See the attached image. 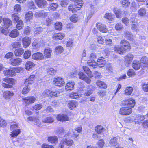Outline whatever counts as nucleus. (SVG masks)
Returning <instances> with one entry per match:
<instances>
[{"mask_svg":"<svg viewBox=\"0 0 148 148\" xmlns=\"http://www.w3.org/2000/svg\"><path fill=\"white\" fill-rule=\"evenodd\" d=\"M48 15V12H45L43 10H41L36 12L34 14V16L36 18H38L41 17H46Z\"/></svg>","mask_w":148,"mask_h":148,"instance_id":"13","label":"nucleus"},{"mask_svg":"<svg viewBox=\"0 0 148 148\" xmlns=\"http://www.w3.org/2000/svg\"><path fill=\"white\" fill-rule=\"evenodd\" d=\"M104 58L103 57H101L100 58L98 59L96 63V66H100V67H103L106 63V61L104 60Z\"/></svg>","mask_w":148,"mask_h":148,"instance_id":"22","label":"nucleus"},{"mask_svg":"<svg viewBox=\"0 0 148 148\" xmlns=\"http://www.w3.org/2000/svg\"><path fill=\"white\" fill-rule=\"evenodd\" d=\"M56 133L59 137L61 138L64 136L65 131L63 128L60 127L56 131Z\"/></svg>","mask_w":148,"mask_h":148,"instance_id":"20","label":"nucleus"},{"mask_svg":"<svg viewBox=\"0 0 148 148\" xmlns=\"http://www.w3.org/2000/svg\"><path fill=\"white\" fill-rule=\"evenodd\" d=\"M42 122L46 123H51L54 121V119L51 117H46L43 119Z\"/></svg>","mask_w":148,"mask_h":148,"instance_id":"37","label":"nucleus"},{"mask_svg":"<svg viewBox=\"0 0 148 148\" xmlns=\"http://www.w3.org/2000/svg\"><path fill=\"white\" fill-rule=\"evenodd\" d=\"M60 93L58 90H53L51 91L50 92L51 97H56L59 95Z\"/></svg>","mask_w":148,"mask_h":148,"instance_id":"46","label":"nucleus"},{"mask_svg":"<svg viewBox=\"0 0 148 148\" xmlns=\"http://www.w3.org/2000/svg\"><path fill=\"white\" fill-rule=\"evenodd\" d=\"M23 100L26 104H30L33 103L35 101L36 98L33 96H29L22 98Z\"/></svg>","mask_w":148,"mask_h":148,"instance_id":"5","label":"nucleus"},{"mask_svg":"<svg viewBox=\"0 0 148 148\" xmlns=\"http://www.w3.org/2000/svg\"><path fill=\"white\" fill-rule=\"evenodd\" d=\"M12 19L15 22H17L19 19V17L16 13L13 14L12 15Z\"/></svg>","mask_w":148,"mask_h":148,"instance_id":"62","label":"nucleus"},{"mask_svg":"<svg viewBox=\"0 0 148 148\" xmlns=\"http://www.w3.org/2000/svg\"><path fill=\"white\" fill-rule=\"evenodd\" d=\"M96 27L97 28L102 32H106L108 31L106 26L102 24L98 23L97 24Z\"/></svg>","mask_w":148,"mask_h":148,"instance_id":"14","label":"nucleus"},{"mask_svg":"<svg viewBox=\"0 0 148 148\" xmlns=\"http://www.w3.org/2000/svg\"><path fill=\"white\" fill-rule=\"evenodd\" d=\"M94 87L92 86L89 85L88 86L87 91L84 93L85 96H90L92 93V90L94 89Z\"/></svg>","mask_w":148,"mask_h":148,"instance_id":"27","label":"nucleus"},{"mask_svg":"<svg viewBox=\"0 0 148 148\" xmlns=\"http://www.w3.org/2000/svg\"><path fill=\"white\" fill-rule=\"evenodd\" d=\"M87 64L89 66L93 67L94 68L96 67V63L94 60H88Z\"/></svg>","mask_w":148,"mask_h":148,"instance_id":"47","label":"nucleus"},{"mask_svg":"<svg viewBox=\"0 0 148 148\" xmlns=\"http://www.w3.org/2000/svg\"><path fill=\"white\" fill-rule=\"evenodd\" d=\"M51 49L49 48H47L45 49L44 54L47 58H49L51 56Z\"/></svg>","mask_w":148,"mask_h":148,"instance_id":"34","label":"nucleus"},{"mask_svg":"<svg viewBox=\"0 0 148 148\" xmlns=\"http://www.w3.org/2000/svg\"><path fill=\"white\" fill-rule=\"evenodd\" d=\"M11 46L13 48H17L21 46V44L20 42H15L11 44Z\"/></svg>","mask_w":148,"mask_h":148,"instance_id":"57","label":"nucleus"},{"mask_svg":"<svg viewBox=\"0 0 148 148\" xmlns=\"http://www.w3.org/2000/svg\"><path fill=\"white\" fill-rule=\"evenodd\" d=\"M75 83L74 82H68L65 86V88L67 90H71L74 89Z\"/></svg>","mask_w":148,"mask_h":148,"instance_id":"26","label":"nucleus"},{"mask_svg":"<svg viewBox=\"0 0 148 148\" xmlns=\"http://www.w3.org/2000/svg\"><path fill=\"white\" fill-rule=\"evenodd\" d=\"M35 78V76L34 75H31L29 77L26 79L25 84V85H28L29 84H31L34 82Z\"/></svg>","mask_w":148,"mask_h":148,"instance_id":"15","label":"nucleus"},{"mask_svg":"<svg viewBox=\"0 0 148 148\" xmlns=\"http://www.w3.org/2000/svg\"><path fill=\"white\" fill-rule=\"evenodd\" d=\"M65 36L64 34L62 33H58L55 34L53 36V38L55 40H62Z\"/></svg>","mask_w":148,"mask_h":148,"instance_id":"21","label":"nucleus"},{"mask_svg":"<svg viewBox=\"0 0 148 148\" xmlns=\"http://www.w3.org/2000/svg\"><path fill=\"white\" fill-rule=\"evenodd\" d=\"M16 69L14 68L12 69H8L4 70L3 71V73L6 76H14L16 75Z\"/></svg>","mask_w":148,"mask_h":148,"instance_id":"6","label":"nucleus"},{"mask_svg":"<svg viewBox=\"0 0 148 148\" xmlns=\"http://www.w3.org/2000/svg\"><path fill=\"white\" fill-rule=\"evenodd\" d=\"M48 141L52 143L56 144L58 142V138L56 136H51L48 137Z\"/></svg>","mask_w":148,"mask_h":148,"instance_id":"36","label":"nucleus"},{"mask_svg":"<svg viewBox=\"0 0 148 148\" xmlns=\"http://www.w3.org/2000/svg\"><path fill=\"white\" fill-rule=\"evenodd\" d=\"M132 112V109L130 108L122 107L120 109L119 113L123 115H128L130 114Z\"/></svg>","mask_w":148,"mask_h":148,"instance_id":"4","label":"nucleus"},{"mask_svg":"<svg viewBox=\"0 0 148 148\" xmlns=\"http://www.w3.org/2000/svg\"><path fill=\"white\" fill-rule=\"evenodd\" d=\"M19 35V32L16 29H14L12 30L10 34V37L12 38H15L18 36Z\"/></svg>","mask_w":148,"mask_h":148,"instance_id":"38","label":"nucleus"},{"mask_svg":"<svg viewBox=\"0 0 148 148\" xmlns=\"http://www.w3.org/2000/svg\"><path fill=\"white\" fill-rule=\"evenodd\" d=\"M123 25L121 23H117L115 25V29L116 30H121L123 29Z\"/></svg>","mask_w":148,"mask_h":148,"instance_id":"55","label":"nucleus"},{"mask_svg":"<svg viewBox=\"0 0 148 148\" xmlns=\"http://www.w3.org/2000/svg\"><path fill=\"white\" fill-rule=\"evenodd\" d=\"M122 103L124 106H128V108L132 109L135 105V101L134 99L130 98L123 100Z\"/></svg>","mask_w":148,"mask_h":148,"instance_id":"2","label":"nucleus"},{"mask_svg":"<svg viewBox=\"0 0 148 148\" xmlns=\"http://www.w3.org/2000/svg\"><path fill=\"white\" fill-rule=\"evenodd\" d=\"M22 62L21 59L20 58H11L9 62L13 66H17L19 65Z\"/></svg>","mask_w":148,"mask_h":148,"instance_id":"7","label":"nucleus"},{"mask_svg":"<svg viewBox=\"0 0 148 148\" xmlns=\"http://www.w3.org/2000/svg\"><path fill=\"white\" fill-rule=\"evenodd\" d=\"M57 119L58 121L62 122L69 120V118L67 115L64 114L58 115L57 116Z\"/></svg>","mask_w":148,"mask_h":148,"instance_id":"18","label":"nucleus"},{"mask_svg":"<svg viewBox=\"0 0 148 148\" xmlns=\"http://www.w3.org/2000/svg\"><path fill=\"white\" fill-rule=\"evenodd\" d=\"M113 11L117 18H120L121 17L122 13L120 9H118L116 8H115L113 9Z\"/></svg>","mask_w":148,"mask_h":148,"instance_id":"32","label":"nucleus"},{"mask_svg":"<svg viewBox=\"0 0 148 148\" xmlns=\"http://www.w3.org/2000/svg\"><path fill=\"white\" fill-rule=\"evenodd\" d=\"M49 10H54L56 9L58 7V5L56 3H53L50 4L49 5Z\"/></svg>","mask_w":148,"mask_h":148,"instance_id":"49","label":"nucleus"},{"mask_svg":"<svg viewBox=\"0 0 148 148\" xmlns=\"http://www.w3.org/2000/svg\"><path fill=\"white\" fill-rule=\"evenodd\" d=\"M80 8V7H77L75 5H73L72 4H70L68 8L69 10L71 11L73 13L76 12L77 10H79Z\"/></svg>","mask_w":148,"mask_h":148,"instance_id":"11","label":"nucleus"},{"mask_svg":"<svg viewBox=\"0 0 148 148\" xmlns=\"http://www.w3.org/2000/svg\"><path fill=\"white\" fill-rule=\"evenodd\" d=\"M23 27V21L21 20H19L18 22L16 25V27L18 29H21Z\"/></svg>","mask_w":148,"mask_h":148,"instance_id":"56","label":"nucleus"},{"mask_svg":"<svg viewBox=\"0 0 148 148\" xmlns=\"http://www.w3.org/2000/svg\"><path fill=\"white\" fill-rule=\"evenodd\" d=\"M33 13L31 11L27 12L25 15V18L27 22H31L32 21L33 18Z\"/></svg>","mask_w":148,"mask_h":148,"instance_id":"19","label":"nucleus"},{"mask_svg":"<svg viewBox=\"0 0 148 148\" xmlns=\"http://www.w3.org/2000/svg\"><path fill=\"white\" fill-rule=\"evenodd\" d=\"M78 104L79 103L77 101L72 100L69 101L68 106L70 109L72 110L77 107Z\"/></svg>","mask_w":148,"mask_h":148,"instance_id":"12","label":"nucleus"},{"mask_svg":"<svg viewBox=\"0 0 148 148\" xmlns=\"http://www.w3.org/2000/svg\"><path fill=\"white\" fill-rule=\"evenodd\" d=\"M133 91V88L131 87H126L125 90V94L127 95H131Z\"/></svg>","mask_w":148,"mask_h":148,"instance_id":"41","label":"nucleus"},{"mask_svg":"<svg viewBox=\"0 0 148 148\" xmlns=\"http://www.w3.org/2000/svg\"><path fill=\"white\" fill-rule=\"evenodd\" d=\"M98 146L100 148H102L104 144V142L103 140L101 139L99 140L97 143Z\"/></svg>","mask_w":148,"mask_h":148,"instance_id":"64","label":"nucleus"},{"mask_svg":"<svg viewBox=\"0 0 148 148\" xmlns=\"http://www.w3.org/2000/svg\"><path fill=\"white\" fill-rule=\"evenodd\" d=\"M146 13V10L145 8H141L138 11V14L141 16H144Z\"/></svg>","mask_w":148,"mask_h":148,"instance_id":"43","label":"nucleus"},{"mask_svg":"<svg viewBox=\"0 0 148 148\" xmlns=\"http://www.w3.org/2000/svg\"><path fill=\"white\" fill-rule=\"evenodd\" d=\"M145 119L144 116L142 115H136L134 120L136 123H139Z\"/></svg>","mask_w":148,"mask_h":148,"instance_id":"28","label":"nucleus"},{"mask_svg":"<svg viewBox=\"0 0 148 148\" xmlns=\"http://www.w3.org/2000/svg\"><path fill=\"white\" fill-rule=\"evenodd\" d=\"M133 55L132 54H128L125 57V65L126 66H128L131 63L133 58Z\"/></svg>","mask_w":148,"mask_h":148,"instance_id":"8","label":"nucleus"},{"mask_svg":"<svg viewBox=\"0 0 148 148\" xmlns=\"http://www.w3.org/2000/svg\"><path fill=\"white\" fill-rule=\"evenodd\" d=\"M139 62L138 61H134L132 64V66L133 68L136 70L139 69L141 66Z\"/></svg>","mask_w":148,"mask_h":148,"instance_id":"31","label":"nucleus"},{"mask_svg":"<svg viewBox=\"0 0 148 148\" xmlns=\"http://www.w3.org/2000/svg\"><path fill=\"white\" fill-rule=\"evenodd\" d=\"M121 46H116L114 47L115 51L119 54H122L125 51L130 50V44L126 40H123L120 42Z\"/></svg>","mask_w":148,"mask_h":148,"instance_id":"1","label":"nucleus"},{"mask_svg":"<svg viewBox=\"0 0 148 148\" xmlns=\"http://www.w3.org/2000/svg\"><path fill=\"white\" fill-rule=\"evenodd\" d=\"M24 52V50L22 49H17L14 52V53L16 56H20L23 54Z\"/></svg>","mask_w":148,"mask_h":148,"instance_id":"42","label":"nucleus"},{"mask_svg":"<svg viewBox=\"0 0 148 148\" xmlns=\"http://www.w3.org/2000/svg\"><path fill=\"white\" fill-rule=\"evenodd\" d=\"M83 69L88 76L90 77H92V75L91 73V72L89 69L88 67L86 66H83Z\"/></svg>","mask_w":148,"mask_h":148,"instance_id":"35","label":"nucleus"},{"mask_svg":"<svg viewBox=\"0 0 148 148\" xmlns=\"http://www.w3.org/2000/svg\"><path fill=\"white\" fill-rule=\"evenodd\" d=\"M62 26V23L61 22H58L55 24V28L58 30H61Z\"/></svg>","mask_w":148,"mask_h":148,"instance_id":"51","label":"nucleus"},{"mask_svg":"<svg viewBox=\"0 0 148 148\" xmlns=\"http://www.w3.org/2000/svg\"><path fill=\"white\" fill-rule=\"evenodd\" d=\"M31 55L30 51L27 50L25 52L24 54V58L25 59H27L29 58Z\"/></svg>","mask_w":148,"mask_h":148,"instance_id":"54","label":"nucleus"},{"mask_svg":"<svg viewBox=\"0 0 148 148\" xmlns=\"http://www.w3.org/2000/svg\"><path fill=\"white\" fill-rule=\"evenodd\" d=\"M4 25L7 28L9 27L12 25V21L8 18H4L3 19Z\"/></svg>","mask_w":148,"mask_h":148,"instance_id":"25","label":"nucleus"},{"mask_svg":"<svg viewBox=\"0 0 148 148\" xmlns=\"http://www.w3.org/2000/svg\"><path fill=\"white\" fill-rule=\"evenodd\" d=\"M42 106L41 104H38L32 107L31 109L32 110H38L40 109Z\"/></svg>","mask_w":148,"mask_h":148,"instance_id":"50","label":"nucleus"},{"mask_svg":"<svg viewBox=\"0 0 148 148\" xmlns=\"http://www.w3.org/2000/svg\"><path fill=\"white\" fill-rule=\"evenodd\" d=\"M7 123L5 121L0 117V127H4L6 126Z\"/></svg>","mask_w":148,"mask_h":148,"instance_id":"59","label":"nucleus"},{"mask_svg":"<svg viewBox=\"0 0 148 148\" xmlns=\"http://www.w3.org/2000/svg\"><path fill=\"white\" fill-rule=\"evenodd\" d=\"M22 41L23 47L26 48L30 45L31 42V39L28 37H25L23 38Z\"/></svg>","mask_w":148,"mask_h":148,"instance_id":"9","label":"nucleus"},{"mask_svg":"<svg viewBox=\"0 0 148 148\" xmlns=\"http://www.w3.org/2000/svg\"><path fill=\"white\" fill-rule=\"evenodd\" d=\"M70 19L71 21L75 23L77 22L78 18L76 15H73L71 17Z\"/></svg>","mask_w":148,"mask_h":148,"instance_id":"53","label":"nucleus"},{"mask_svg":"<svg viewBox=\"0 0 148 148\" xmlns=\"http://www.w3.org/2000/svg\"><path fill=\"white\" fill-rule=\"evenodd\" d=\"M64 51L63 48L61 46L57 47L55 49V51L58 54H60L62 53Z\"/></svg>","mask_w":148,"mask_h":148,"instance_id":"44","label":"nucleus"},{"mask_svg":"<svg viewBox=\"0 0 148 148\" xmlns=\"http://www.w3.org/2000/svg\"><path fill=\"white\" fill-rule=\"evenodd\" d=\"M25 86L24 87L22 91V93L23 94H25L28 93L29 91L30 88L28 87V85H25Z\"/></svg>","mask_w":148,"mask_h":148,"instance_id":"48","label":"nucleus"},{"mask_svg":"<svg viewBox=\"0 0 148 148\" xmlns=\"http://www.w3.org/2000/svg\"><path fill=\"white\" fill-rule=\"evenodd\" d=\"M32 58L34 60H42L44 58V56L42 53L39 52L34 53L32 56Z\"/></svg>","mask_w":148,"mask_h":148,"instance_id":"10","label":"nucleus"},{"mask_svg":"<svg viewBox=\"0 0 148 148\" xmlns=\"http://www.w3.org/2000/svg\"><path fill=\"white\" fill-rule=\"evenodd\" d=\"M103 129V127L101 126H97L95 128V130L97 133L100 134L102 131Z\"/></svg>","mask_w":148,"mask_h":148,"instance_id":"58","label":"nucleus"},{"mask_svg":"<svg viewBox=\"0 0 148 148\" xmlns=\"http://www.w3.org/2000/svg\"><path fill=\"white\" fill-rule=\"evenodd\" d=\"M96 84L97 86L103 88H107V85L104 82L100 80H97L96 82Z\"/></svg>","mask_w":148,"mask_h":148,"instance_id":"40","label":"nucleus"},{"mask_svg":"<svg viewBox=\"0 0 148 148\" xmlns=\"http://www.w3.org/2000/svg\"><path fill=\"white\" fill-rule=\"evenodd\" d=\"M42 31V28L40 27H37L34 29V34H39Z\"/></svg>","mask_w":148,"mask_h":148,"instance_id":"61","label":"nucleus"},{"mask_svg":"<svg viewBox=\"0 0 148 148\" xmlns=\"http://www.w3.org/2000/svg\"><path fill=\"white\" fill-rule=\"evenodd\" d=\"M81 96V94L77 92H71L69 94V97L71 99H76Z\"/></svg>","mask_w":148,"mask_h":148,"instance_id":"39","label":"nucleus"},{"mask_svg":"<svg viewBox=\"0 0 148 148\" xmlns=\"http://www.w3.org/2000/svg\"><path fill=\"white\" fill-rule=\"evenodd\" d=\"M3 80L6 83L12 85L15 84L16 82V80L12 78H4L3 79Z\"/></svg>","mask_w":148,"mask_h":148,"instance_id":"30","label":"nucleus"},{"mask_svg":"<svg viewBox=\"0 0 148 148\" xmlns=\"http://www.w3.org/2000/svg\"><path fill=\"white\" fill-rule=\"evenodd\" d=\"M53 83L56 86L62 87L64 85V79L60 77L54 78Z\"/></svg>","mask_w":148,"mask_h":148,"instance_id":"3","label":"nucleus"},{"mask_svg":"<svg viewBox=\"0 0 148 148\" xmlns=\"http://www.w3.org/2000/svg\"><path fill=\"white\" fill-rule=\"evenodd\" d=\"M104 17L110 21H112L113 19V16L111 13H106L104 16Z\"/></svg>","mask_w":148,"mask_h":148,"instance_id":"45","label":"nucleus"},{"mask_svg":"<svg viewBox=\"0 0 148 148\" xmlns=\"http://www.w3.org/2000/svg\"><path fill=\"white\" fill-rule=\"evenodd\" d=\"M117 139L116 137L112 138L109 141V144L112 148H114L118 145Z\"/></svg>","mask_w":148,"mask_h":148,"instance_id":"17","label":"nucleus"},{"mask_svg":"<svg viewBox=\"0 0 148 148\" xmlns=\"http://www.w3.org/2000/svg\"><path fill=\"white\" fill-rule=\"evenodd\" d=\"M127 75L130 77H132L135 75V73L132 69H130L127 73Z\"/></svg>","mask_w":148,"mask_h":148,"instance_id":"60","label":"nucleus"},{"mask_svg":"<svg viewBox=\"0 0 148 148\" xmlns=\"http://www.w3.org/2000/svg\"><path fill=\"white\" fill-rule=\"evenodd\" d=\"M141 64L143 66L148 67V58L146 56L142 57L140 60Z\"/></svg>","mask_w":148,"mask_h":148,"instance_id":"23","label":"nucleus"},{"mask_svg":"<svg viewBox=\"0 0 148 148\" xmlns=\"http://www.w3.org/2000/svg\"><path fill=\"white\" fill-rule=\"evenodd\" d=\"M35 64L30 61H27L25 64V68L27 70H29L30 69L33 67Z\"/></svg>","mask_w":148,"mask_h":148,"instance_id":"33","label":"nucleus"},{"mask_svg":"<svg viewBox=\"0 0 148 148\" xmlns=\"http://www.w3.org/2000/svg\"><path fill=\"white\" fill-rule=\"evenodd\" d=\"M73 141L71 139H66L65 144L68 146H71L73 144Z\"/></svg>","mask_w":148,"mask_h":148,"instance_id":"63","label":"nucleus"},{"mask_svg":"<svg viewBox=\"0 0 148 148\" xmlns=\"http://www.w3.org/2000/svg\"><path fill=\"white\" fill-rule=\"evenodd\" d=\"M56 71L52 68L48 69L47 70V73L48 74L53 75L56 73Z\"/></svg>","mask_w":148,"mask_h":148,"instance_id":"52","label":"nucleus"},{"mask_svg":"<svg viewBox=\"0 0 148 148\" xmlns=\"http://www.w3.org/2000/svg\"><path fill=\"white\" fill-rule=\"evenodd\" d=\"M14 95V93L12 92L6 91L4 92L3 95L4 97L7 99H10V97Z\"/></svg>","mask_w":148,"mask_h":148,"instance_id":"29","label":"nucleus"},{"mask_svg":"<svg viewBox=\"0 0 148 148\" xmlns=\"http://www.w3.org/2000/svg\"><path fill=\"white\" fill-rule=\"evenodd\" d=\"M20 131L19 129H16L11 132L10 136L12 137L15 138L20 133Z\"/></svg>","mask_w":148,"mask_h":148,"instance_id":"24","label":"nucleus"},{"mask_svg":"<svg viewBox=\"0 0 148 148\" xmlns=\"http://www.w3.org/2000/svg\"><path fill=\"white\" fill-rule=\"evenodd\" d=\"M37 6L41 8L45 7L47 5V2L45 0H35Z\"/></svg>","mask_w":148,"mask_h":148,"instance_id":"16","label":"nucleus"}]
</instances>
